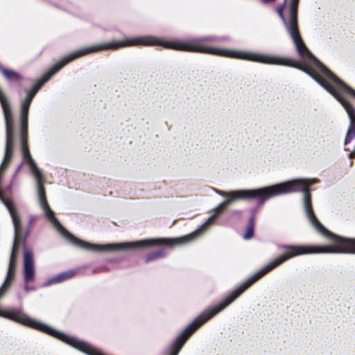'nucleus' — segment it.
I'll use <instances>...</instances> for the list:
<instances>
[{
	"mask_svg": "<svg viewBox=\"0 0 355 355\" xmlns=\"http://www.w3.org/2000/svg\"><path fill=\"white\" fill-rule=\"evenodd\" d=\"M318 182H320V180L318 178H296L257 189L232 191L235 202L241 200L250 201L257 199L259 200V206L263 205L267 200L276 196L302 192L303 209L307 219L315 230L319 234L329 239L334 245V247L323 245H279V248L284 249L288 251L274 259L248 278L222 301H225L230 297H234V300L231 302L232 304L259 279L294 257L307 254H355V238L344 237L334 234L327 230L315 215L312 207L311 195L309 187Z\"/></svg>",
	"mask_w": 355,
	"mask_h": 355,
	"instance_id": "obj_1",
	"label": "nucleus"
},
{
	"mask_svg": "<svg viewBox=\"0 0 355 355\" xmlns=\"http://www.w3.org/2000/svg\"><path fill=\"white\" fill-rule=\"evenodd\" d=\"M298 31H300L299 27ZM286 33L293 41L297 53L304 62L311 67H317L319 68L324 75L339 85L338 88L334 87L333 85L327 80L320 78L319 76L313 72L311 69L303 67L295 60L288 58L257 53L254 62L267 64L288 66L297 69L308 74L321 87L330 93L343 105L348 114L349 125L344 141V145H349L352 141L355 139V89L346 85L314 56L304 42L300 32H299V34L304 46V47H302L300 51L291 35L287 32ZM345 150L350 151L348 155L349 159L355 157V144L352 150H350L349 148H345Z\"/></svg>",
	"mask_w": 355,
	"mask_h": 355,
	"instance_id": "obj_2",
	"label": "nucleus"
},
{
	"mask_svg": "<svg viewBox=\"0 0 355 355\" xmlns=\"http://www.w3.org/2000/svg\"><path fill=\"white\" fill-rule=\"evenodd\" d=\"M228 40L229 38L227 37L209 35L193 38L187 42H182L179 41H164L159 37L152 35H146L134 38H127L124 40L117 41V42L119 48L140 45L161 46L166 49L177 51L197 52L254 62L257 54L256 53L218 49L211 46H205L201 44V43L204 42H218L221 41H227Z\"/></svg>",
	"mask_w": 355,
	"mask_h": 355,
	"instance_id": "obj_3",
	"label": "nucleus"
},
{
	"mask_svg": "<svg viewBox=\"0 0 355 355\" xmlns=\"http://www.w3.org/2000/svg\"><path fill=\"white\" fill-rule=\"evenodd\" d=\"M119 49L118 46L117 41H112L110 42H107L101 44L87 46L84 49H81L73 52L70 53L69 54L62 57L56 64H55L47 72H46L44 76L37 80L36 83L34 84L33 87L31 89H26V97L21 100V116H20V126H21V148L23 151V154L25 158L28 159L29 162L32 164V165H35L33 161L32 160L28 151L26 148V130L28 129V112L29 107L31 104V102L36 95L37 92L42 88V87L49 81L52 76H53L56 73H58L62 68H63L65 65L71 62V61L80 58L83 55L95 53L101 51H105L110 49Z\"/></svg>",
	"mask_w": 355,
	"mask_h": 355,
	"instance_id": "obj_4",
	"label": "nucleus"
},
{
	"mask_svg": "<svg viewBox=\"0 0 355 355\" xmlns=\"http://www.w3.org/2000/svg\"><path fill=\"white\" fill-rule=\"evenodd\" d=\"M21 138V136L19 137ZM26 148L28 151V153L33 161L34 166L29 162L28 159L25 158L22 148H21V140L20 139V150L22 156V162L16 168L15 173H18L21 169L22 164H26L28 167L29 171L33 176L36 187L37 196L39 205L41 209L43 211L44 214L46 217V218L51 223V224L54 226V227L59 232L63 237H64L67 240H68L71 243L78 247L80 248L84 249L87 251L98 252L100 244L91 243L85 241H83L74 235L71 234L68 230H67L60 223V221L55 218L54 211L49 207L46 196V190L44 187V175L43 173L42 170L38 167L37 163L33 158L31 155L28 146V129L26 130Z\"/></svg>",
	"mask_w": 355,
	"mask_h": 355,
	"instance_id": "obj_5",
	"label": "nucleus"
},
{
	"mask_svg": "<svg viewBox=\"0 0 355 355\" xmlns=\"http://www.w3.org/2000/svg\"><path fill=\"white\" fill-rule=\"evenodd\" d=\"M218 216V214L214 213L196 230L183 236L174 239H147L135 241L100 244L98 252H135L154 246L167 245L174 247L184 245L192 242L205 232L214 224Z\"/></svg>",
	"mask_w": 355,
	"mask_h": 355,
	"instance_id": "obj_6",
	"label": "nucleus"
},
{
	"mask_svg": "<svg viewBox=\"0 0 355 355\" xmlns=\"http://www.w3.org/2000/svg\"><path fill=\"white\" fill-rule=\"evenodd\" d=\"M0 317L10 320L35 330L40 331L49 336L69 345L73 336L60 331L49 324L30 318L21 307L13 308L8 311L0 310Z\"/></svg>",
	"mask_w": 355,
	"mask_h": 355,
	"instance_id": "obj_7",
	"label": "nucleus"
},
{
	"mask_svg": "<svg viewBox=\"0 0 355 355\" xmlns=\"http://www.w3.org/2000/svg\"><path fill=\"white\" fill-rule=\"evenodd\" d=\"M300 0H284L283 3L277 8V13L280 17L286 32H287L299 51L304 46L298 31V8Z\"/></svg>",
	"mask_w": 355,
	"mask_h": 355,
	"instance_id": "obj_8",
	"label": "nucleus"
},
{
	"mask_svg": "<svg viewBox=\"0 0 355 355\" xmlns=\"http://www.w3.org/2000/svg\"><path fill=\"white\" fill-rule=\"evenodd\" d=\"M300 0H284L283 3L277 8V13L280 17L286 32H287L299 51L304 46L298 31V8Z\"/></svg>",
	"mask_w": 355,
	"mask_h": 355,
	"instance_id": "obj_9",
	"label": "nucleus"
},
{
	"mask_svg": "<svg viewBox=\"0 0 355 355\" xmlns=\"http://www.w3.org/2000/svg\"><path fill=\"white\" fill-rule=\"evenodd\" d=\"M35 277V267L34 256L31 250L24 252V281L28 284L34 281Z\"/></svg>",
	"mask_w": 355,
	"mask_h": 355,
	"instance_id": "obj_10",
	"label": "nucleus"
},
{
	"mask_svg": "<svg viewBox=\"0 0 355 355\" xmlns=\"http://www.w3.org/2000/svg\"><path fill=\"white\" fill-rule=\"evenodd\" d=\"M17 260L12 259V258L9 259V263H8V267L6 276V278H5L2 285L0 286V300L5 295L6 293L9 289V288L11 285V283L14 280L16 266H17Z\"/></svg>",
	"mask_w": 355,
	"mask_h": 355,
	"instance_id": "obj_11",
	"label": "nucleus"
},
{
	"mask_svg": "<svg viewBox=\"0 0 355 355\" xmlns=\"http://www.w3.org/2000/svg\"><path fill=\"white\" fill-rule=\"evenodd\" d=\"M215 192L217 194L226 198L214 209V213L218 214V216H219L228 206L234 203L235 202V200L233 197L234 196L232 193V191H225L222 190L215 189Z\"/></svg>",
	"mask_w": 355,
	"mask_h": 355,
	"instance_id": "obj_12",
	"label": "nucleus"
},
{
	"mask_svg": "<svg viewBox=\"0 0 355 355\" xmlns=\"http://www.w3.org/2000/svg\"><path fill=\"white\" fill-rule=\"evenodd\" d=\"M76 275L75 270H67L62 272H60L51 278L49 279L46 281L43 284V287H48L52 284H59L63 282L67 279H71Z\"/></svg>",
	"mask_w": 355,
	"mask_h": 355,
	"instance_id": "obj_13",
	"label": "nucleus"
},
{
	"mask_svg": "<svg viewBox=\"0 0 355 355\" xmlns=\"http://www.w3.org/2000/svg\"><path fill=\"white\" fill-rule=\"evenodd\" d=\"M166 256V252L163 250H159L148 253L145 259V263L150 262L164 258Z\"/></svg>",
	"mask_w": 355,
	"mask_h": 355,
	"instance_id": "obj_14",
	"label": "nucleus"
},
{
	"mask_svg": "<svg viewBox=\"0 0 355 355\" xmlns=\"http://www.w3.org/2000/svg\"><path fill=\"white\" fill-rule=\"evenodd\" d=\"M32 227L27 226L24 232H22V234L21 235L22 244L24 245L26 243V241L29 234L31 233Z\"/></svg>",
	"mask_w": 355,
	"mask_h": 355,
	"instance_id": "obj_15",
	"label": "nucleus"
},
{
	"mask_svg": "<svg viewBox=\"0 0 355 355\" xmlns=\"http://www.w3.org/2000/svg\"><path fill=\"white\" fill-rule=\"evenodd\" d=\"M254 228L248 226L246 232L243 235V239L245 240L250 239L254 235Z\"/></svg>",
	"mask_w": 355,
	"mask_h": 355,
	"instance_id": "obj_16",
	"label": "nucleus"
},
{
	"mask_svg": "<svg viewBox=\"0 0 355 355\" xmlns=\"http://www.w3.org/2000/svg\"><path fill=\"white\" fill-rule=\"evenodd\" d=\"M37 219V216L35 215H31L29 216L28 226L32 227L35 221Z\"/></svg>",
	"mask_w": 355,
	"mask_h": 355,
	"instance_id": "obj_17",
	"label": "nucleus"
},
{
	"mask_svg": "<svg viewBox=\"0 0 355 355\" xmlns=\"http://www.w3.org/2000/svg\"><path fill=\"white\" fill-rule=\"evenodd\" d=\"M254 216H250L249 220H248V227H252L253 228H254Z\"/></svg>",
	"mask_w": 355,
	"mask_h": 355,
	"instance_id": "obj_18",
	"label": "nucleus"
},
{
	"mask_svg": "<svg viewBox=\"0 0 355 355\" xmlns=\"http://www.w3.org/2000/svg\"><path fill=\"white\" fill-rule=\"evenodd\" d=\"M277 0H260V2L263 4H269L275 2Z\"/></svg>",
	"mask_w": 355,
	"mask_h": 355,
	"instance_id": "obj_19",
	"label": "nucleus"
},
{
	"mask_svg": "<svg viewBox=\"0 0 355 355\" xmlns=\"http://www.w3.org/2000/svg\"><path fill=\"white\" fill-rule=\"evenodd\" d=\"M17 174H18V173H15L13 174L11 182H10V184L9 187H8V188H9V189H10V188L12 187V184H14V180H15V179L16 178V177H17Z\"/></svg>",
	"mask_w": 355,
	"mask_h": 355,
	"instance_id": "obj_20",
	"label": "nucleus"
},
{
	"mask_svg": "<svg viewBox=\"0 0 355 355\" xmlns=\"http://www.w3.org/2000/svg\"><path fill=\"white\" fill-rule=\"evenodd\" d=\"M33 288H31L28 284L25 283V285H24V290L26 293H28L31 290H32Z\"/></svg>",
	"mask_w": 355,
	"mask_h": 355,
	"instance_id": "obj_21",
	"label": "nucleus"
},
{
	"mask_svg": "<svg viewBox=\"0 0 355 355\" xmlns=\"http://www.w3.org/2000/svg\"><path fill=\"white\" fill-rule=\"evenodd\" d=\"M250 212H251V216H254V218H255V214H256V212H257V209H252L250 210Z\"/></svg>",
	"mask_w": 355,
	"mask_h": 355,
	"instance_id": "obj_22",
	"label": "nucleus"
}]
</instances>
